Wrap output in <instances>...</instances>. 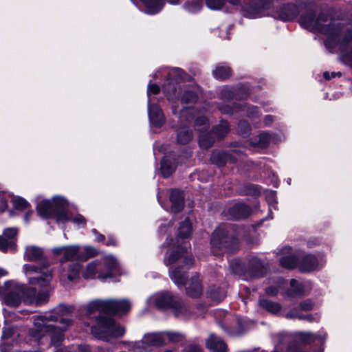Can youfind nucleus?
I'll list each match as a JSON object with an SVG mask.
<instances>
[{"label": "nucleus", "instance_id": "1", "mask_svg": "<svg viewBox=\"0 0 352 352\" xmlns=\"http://www.w3.org/2000/svg\"><path fill=\"white\" fill-rule=\"evenodd\" d=\"M51 287L36 292L34 288H27L13 280H8L0 285V297L9 306H17L21 298L26 304L41 305L50 297Z\"/></svg>", "mask_w": 352, "mask_h": 352}, {"label": "nucleus", "instance_id": "2", "mask_svg": "<svg viewBox=\"0 0 352 352\" xmlns=\"http://www.w3.org/2000/svg\"><path fill=\"white\" fill-rule=\"evenodd\" d=\"M300 24L302 28L314 32H320L327 36L325 45L327 47H334L336 45L340 29L336 26L334 21L329 17L321 15L317 19L312 14L301 16Z\"/></svg>", "mask_w": 352, "mask_h": 352}, {"label": "nucleus", "instance_id": "3", "mask_svg": "<svg viewBox=\"0 0 352 352\" xmlns=\"http://www.w3.org/2000/svg\"><path fill=\"white\" fill-rule=\"evenodd\" d=\"M56 320L57 318L51 314L37 316L34 320V329L31 331L32 336L36 339L48 336L54 345H58L63 339V331L71 324V320L66 318L62 319L60 321L61 326L57 328L51 324Z\"/></svg>", "mask_w": 352, "mask_h": 352}, {"label": "nucleus", "instance_id": "4", "mask_svg": "<svg viewBox=\"0 0 352 352\" xmlns=\"http://www.w3.org/2000/svg\"><path fill=\"white\" fill-rule=\"evenodd\" d=\"M67 201L60 196H54L52 199H37L36 210L38 214L43 218L54 217L58 223H64L67 217Z\"/></svg>", "mask_w": 352, "mask_h": 352}, {"label": "nucleus", "instance_id": "5", "mask_svg": "<svg viewBox=\"0 0 352 352\" xmlns=\"http://www.w3.org/2000/svg\"><path fill=\"white\" fill-rule=\"evenodd\" d=\"M119 269V264L112 256H106L101 261H94L89 263L82 271L83 278L93 279L98 278L104 280L112 276L113 273Z\"/></svg>", "mask_w": 352, "mask_h": 352}, {"label": "nucleus", "instance_id": "6", "mask_svg": "<svg viewBox=\"0 0 352 352\" xmlns=\"http://www.w3.org/2000/svg\"><path fill=\"white\" fill-rule=\"evenodd\" d=\"M176 262L184 263L185 265L180 270L179 267H175L169 271L170 277L178 286L186 283V270L193 265V259L190 255L184 252L178 250L172 252L170 255L165 258L164 263L166 266L170 265Z\"/></svg>", "mask_w": 352, "mask_h": 352}, {"label": "nucleus", "instance_id": "7", "mask_svg": "<svg viewBox=\"0 0 352 352\" xmlns=\"http://www.w3.org/2000/svg\"><path fill=\"white\" fill-rule=\"evenodd\" d=\"M91 333L98 339L109 341L122 337L125 333V328L111 318L100 317L97 324L91 327Z\"/></svg>", "mask_w": 352, "mask_h": 352}, {"label": "nucleus", "instance_id": "8", "mask_svg": "<svg viewBox=\"0 0 352 352\" xmlns=\"http://www.w3.org/2000/svg\"><path fill=\"white\" fill-rule=\"evenodd\" d=\"M23 270L30 285L41 288L50 287L53 271L48 266L25 264Z\"/></svg>", "mask_w": 352, "mask_h": 352}, {"label": "nucleus", "instance_id": "9", "mask_svg": "<svg viewBox=\"0 0 352 352\" xmlns=\"http://www.w3.org/2000/svg\"><path fill=\"white\" fill-rule=\"evenodd\" d=\"M147 303L159 309H172L176 316L184 314L187 310L186 305L181 301L173 298L168 292H160L151 296Z\"/></svg>", "mask_w": 352, "mask_h": 352}, {"label": "nucleus", "instance_id": "10", "mask_svg": "<svg viewBox=\"0 0 352 352\" xmlns=\"http://www.w3.org/2000/svg\"><path fill=\"white\" fill-rule=\"evenodd\" d=\"M145 6V12L154 14L160 12L164 6V0H141ZM170 4L184 2V8L189 12H197L203 7L202 0H168Z\"/></svg>", "mask_w": 352, "mask_h": 352}, {"label": "nucleus", "instance_id": "11", "mask_svg": "<svg viewBox=\"0 0 352 352\" xmlns=\"http://www.w3.org/2000/svg\"><path fill=\"white\" fill-rule=\"evenodd\" d=\"M270 0H249L241 6L243 15L250 19H256L265 16L264 12L270 8Z\"/></svg>", "mask_w": 352, "mask_h": 352}, {"label": "nucleus", "instance_id": "12", "mask_svg": "<svg viewBox=\"0 0 352 352\" xmlns=\"http://www.w3.org/2000/svg\"><path fill=\"white\" fill-rule=\"evenodd\" d=\"M164 344L163 332L147 333L142 340L135 343L134 352H150L152 346H158Z\"/></svg>", "mask_w": 352, "mask_h": 352}, {"label": "nucleus", "instance_id": "13", "mask_svg": "<svg viewBox=\"0 0 352 352\" xmlns=\"http://www.w3.org/2000/svg\"><path fill=\"white\" fill-rule=\"evenodd\" d=\"M56 256H62L60 262L63 263L75 258H78L80 247L78 245H69L54 248L52 250Z\"/></svg>", "mask_w": 352, "mask_h": 352}, {"label": "nucleus", "instance_id": "14", "mask_svg": "<svg viewBox=\"0 0 352 352\" xmlns=\"http://www.w3.org/2000/svg\"><path fill=\"white\" fill-rule=\"evenodd\" d=\"M17 234L16 228H7L2 236H0V250L3 252L15 250V236Z\"/></svg>", "mask_w": 352, "mask_h": 352}, {"label": "nucleus", "instance_id": "15", "mask_svg": "<svg viewBox=\"0 0 352 352\" xmlns=\"http://www.w3.org/2000/svg\"><path fill=\"white\" fill-rule=\"evenodd\" d=\"M107 313L118 315L127 314L131 308V302L129 300H107Z\"/></svg>", "mask_w": 352, "mask_h": 352}, {"label": "nucleus", "instance_id": "16", "mask_svg": "<svg viewBox=\"0 0 352 352\" xmlns=\"http://www.w3.org/2000/svg\"><path fill=\"white\" fill-rule=\"evenodd\" d=\"M148 114L152 126L160 127L165 122V118L162 110L157 105L151 104L148 100Z\"/></svg>", "mask_w": 352, "mask_h": 352}, {"label": "nucleus", "instance_id": "17", "mask_svg": "<svg viewBox=\"0 0 352 352\" xmlns=\"http://www.w3.org/2000/svg\"><path fill=\"white\" fill-rule=\"evenodd\" d=\"M284 252L287 255L283 256L280 259V263L281 266L287 269H292L296 266L299 267V258L300 257V254L292 250L290 248H285Z\"/></svg>", "mask_w": 352, "mask_h": 352}, {"label": "nucleus", "instance_id": "18", "mask_svg": "<svg viewBox=\"0 0 352 352\" xmlns=\"http://www.w3.org/2000/svg\"><path fill=\"white\" fill-rule=\"evenodd\" d=\"M322 259L318 260L315 256L307 255L302 258L299 263V269L302 272H310L322 265Z\"/></svg>", "mask_w": 352, "mask_h": 352}, {"label": "nucleus", "instance_id": "19", "mask_svg": "<svg viewBox=\"0 0 352 352\" xmlns=\"http://www.w3.org/2000/svg\"><path fill=\"white\" fill-rule=\"evenodd\" d=\"M170 201L171 203L170 212L174 214L180 212L184 208L182 192L178 190H172L170 195Z\"/></svg>", "mask_w": 352, "mask_h": 352}, {"label": "nucleus", "instance_id": "20", "mask_svg": "<svg viewBox=\"0 0 352 352\" xmlns=\"http://www.w3.org/2000/svg\"><path fill=\"white\" fill-rule=\"evenodd\" d=\"M206 347L212 352H226L227 346L224 342L214 334L210 335L206 342Z\"/></svg>", "mask_w": 352, "mask_h": 352}, {"label": "nucleus", "instance_id": "21", "mask_svg": "<svg viewBox=\"0 0 352 352\" xmlns=\"http://www.w3.org/2000/svg\"><path fill=\"white\" fill-rule=\"evenodd\" d=\"M291 288L288 292V296H301L309 292L310 287L305 283L297 281L294 279L290 280Z\"/></svg>", "mask_w": 352, "mask_h": 352}, {"label": "nucleus", "instance_id": "22", "mask_svg": "<svg viewBox=\"0 0 352 352\" xmlns=\"http://www.w3.org/2000/svg\"><path fill=\"white\" fill-rule=\"evenodd\" d=\"M86 311L88 315H91L96 313H107L108 304L107 300H95L89 302L86 306Z\"/></svg>", "mask_w": 352, "mask_h": 352}, {"label": "nucleus", "instance_id": "23", "mask_svg": "<svg viewBox=\"0 0 352 352\" xmlns=\"http://www.w3.org/2000/svg\"><path fill=\"white\" fill-rule=\"evenodd\" d=\"M43 252L41 248L30 245L27 246L24 253V257L30 261H36L43 258Z\"/></svg>", "mask_w": 352, "mask_h": 352}, {"label": "nucleus", "instance_id": "24", "mask_svg": "<svg viewBox=\"0 0 352 352\" xmlns=\"http://www.w3.org/2000/svg\"><path fill=\"white\" fill-rule=\"evenodd\" d=\"M186 292L187 294L191 297H197L201 295L202 287L198 277L195 276L192 278L186 287Z\"/></svg>", "mask_w": 352, "mask_h": 352}, {"label": "nucleus", "instance_id": "25", "mask_svg": "<svg viewBox=\"0 0 352 352\" xmlns=\"http://www.w3.org/2000/svg\"><path fill=\"white\" fill-rule=\"evenodd\" d=\"M258 303L260 307L272 314H276L281 309V306L279 303L270 301L265 298H261Z\"/></svg>", "mask_w": 352, "mask_h": 352}, {"label": "nucleus", "instance_id": "26", "mask_svg": "<svg viewBox=\"0 0 352 352\" xmlns=\"http://www.w3.org/2000/svg\"><path fill=\"white\" fill-rule=\"evenodd\" d=\"M274 16L283 21H289L294 18L295 14L289 6H285L276 11Z\"/></svg>", "mask_w": 352, "mask_h": 352}, {"label": "nucleus", "instance_id": "27", "mask_svg": "<svg viewBox=\"0 0 352 352\" xmlns=\"http://www.w3.org/2000/svg\"><path fill=\"white\" fill-rule=\"evenodd\" d=\"M56 352H93L90 350L89 347L86 345H82L78 346H72V348L69 350L67 349H60L57 350ZM94 352H109V350L101 348L96 347L94 349Z\"/></svg>", "mask_w": 352, "mask_h": 352}, {"label": "nucleus", "instance_id": "28", "mask_svg": "<svg viewBox=\"0 0 352 352\" xmlns=\"http://www.w3.org/2000/svg\"><path fill=\"white\" fill-rule=\"evenodd\" d=\"M192 138V132L186 126L181 127L177 131V142L180 144H187Z\"/></svg>", "mask_w": 352, "mask_h": 352}, {"label": "nucleus", "instance_id": "29", "mask_svg": "<svg viewBox=\"0 0 352 352\" xmlns=\"http://www.w3.org/2000/svg\"><path fill=\"white\" fill-rule=\"evenodd\" d=\"M175 169V164L165 157L161 162V171L164 177H168Z\"/></svg>", "mask_w": 352, "mask_h": 352}, {"label": "nucleus", "instance_id": "30", "mask_svg": "<svg viewBox=\"0 0 352 352\" xmlns=\"http://www.w3.org/2000/svg\"><path fill=\"white\" fill-rule=\"evenodd\" d=\"M97 254V250L93 247L86 246L83 248H80V252L79 253L78 259L87 260L89 258L96 256Z\"/></svg>", "mask_w": 352, "mask_h": 352}, {"label": "nucleus", "instance_id": "31", "mask_svg": "<svg viewBox=\"0 0 352 352\" xmlns=\"http://www.w3.org/2000/svg\"><path fill=\"white\" fill-rule=\"evenodd\" d=\"M214 76L217 79H225L230 76V69L228 67L222 65L218 66L213 72Z\"/></svg>", "mask_w": 352, "mask_h": 352}, {"label": "nucleus", "instance_id": "32", "mask_svg": "<svg viewBox=\"0 0 352 352\" xmlns=\"http://www.w3.org/2000/svg\"><path fill=\"white\" fill-rule=\"evenodd\" d=\"M191 230V224L188 219H186L179 228V235L182 238H186L190 234Z\"/></svg>", "mask_w": 352, "mask_h": 352}, {"label": "nucleus", "instance_id": "33", "mask_svg": "<svg viewBox=\"0 0 352 352\" xmlns=\"http://www.w3.org/2000/svg\"><path fill=\"white\" fill-rule=\"evenodd\" d=\"M80 265L78 263L71 265L67 273V278L69 280H74L79 277Z\"/></svg>", "mask_w": 352, "mask_h": 352}, {"label": "nucleus", "instance_id": "34", "mask_svg": "<svg viewBox=\"0 0 352 352\" xmlns=\"http://www.w3.org/2000/svg\"><path fill=\"white\" fill-rule=\"evenodd\" d=\"M10 201L13 203L15 208L19 210H23L28 208V203L23 198L20 197H14L13 195L10 196Z\"/></svg>", "mask_w": 352, "mask_h": 352}, {"label": "nucleus", "instance_id": "35", "mask_svg": "<svg viewBox=\"0 0 352 352\" xmlns=\"http://www.w3.org/2000/svg\"><path fill=\"white\" fill-rule=\"evenodd\" d=\"M271 136L267 133H262L259 135L258 141L252 142V144L260 148H265L270 142Z\"/></svg>", "mask_w": 352, "mask_h": 352}, {"label": "nucleus", "instance_id": "36", "mask_svg": "<svg viewBox=\"0 0 352 352\" xmlns=\"http://www.w3.org/2000/svg\"><path fill=\"white\" fill-rule=\"evenodd\" d=\"M163 89L168 100H173L177 96V89L170 82L165 85Z\"/></svg>", "mask_w": 352, "mask_h": 352}, {"label": "nucleus", "instance_id": "37", "mask_svg": "<svg viewBox=\"0 0 352 352\" xmlns=\"http://www.w3.org/2000/svg\"><path fill=\"white\" fill-rule=\"evenodd\" d=\"M197 98V95L194 91H186L182 95L181 100L182 103L191 104L194 103Z\"/></svg>", "mask_w": 352, "mask_h": 352}, {"label": "nucleus", "instance_id": "38", "mask_svg": "<svg viewBox=\"0 0 352 352\" xmlns=\"http://www.w3.org/2000/svg\"><path fill=\"white\" fill-rule=\"evenodd\" d=\"M350 46V41H344L340 43V49L342 54L346 60H351L352 62V50L350 52H347L348 48Z\"/></svg>", "mask_w": 352, "mask_h": 352}, {"label": "nucleus", "instance_id": "39", "mask_svg": "<svg viewBox=\"0 0 352 352\" xmlns=\"http://www.w3.org/2000/svg\"><path fill=\"white\" fill-rule=\"evenodd\" d=\"M298 339L303 342H310L316 340V339L322 340L320 337L311 333H300L298 334Z\"/></svg>", "mask_w": 352, "mask_h": 352}, {"label": "nucleus", "instance_id": "40", "mask_svg": "<svg viewBox=\"0 0 352 352\" xmlns=\"http://www.w3.org/2000/svg\"><path fill=\"white\" fill-rule=\"evenodd\" d=\"M199 145L204 148H208L210 147L214 140L206 134H201L199 140Z\"/></svg>", "mask_w": 352, "mask_h": 352}, {"label": "nucleus", "instance_id": "41", "mask_svg": "<svg viewBox=\"0 0 352 352\" xmlns=\"http://www.w3.org/2000/svg\"><path fill=\"white\" fill-rule=\"evenodd\" d=\"M225 0H206L207 7L210 10H219L224 5Z\"/></svg>", "mask_w": 352, "mask_h": 352}, {"label": "nucleus", "instance_id": "42", "mask_svg": "<svg viewBox=\"0 0 352 352\" xmlns=\"http://www.w3.org/2000/svg\"><path fill=\"white\" fill-rule=\"evenodd\" d=\"M229 131L228 124L226 122H222L215 129V133L219 138H223Z\"/></svg>", "mask_w": 352, "mask_h": 352}, {"label": "nucleus", "instance_id": "43", "mask_svg": "<svg viewBox=\"0 0 352 352\" xmlns=\"http://www.w3.org/2000/svg\"><path fill=\"white\" fill-rule=\"evenodd\" d=\"M195 126L197 130L204 131L208 129V120L205 117H199L196 120Z\"/></svg>", "mask_w": 352, "mask_h": 352}, {"label": "nucleus", "instance_id": "44", "mask_svg": "<svg viewBox=\"0 0 352 352\" xmlns=\"http://www.w3.org/2000/svg\"><path fill=\"white\" fill-rule=\"evenodd\" d=\"M164 336V344L166 340L177 342L182 338V335L173 332H163Z\"/></svg>", "mask_w": 352, "mask_h": 352}, {"label": "nucleus", "instance_id": "45", "mask_svg": "<svg viewBox=\"0 0 352 352\" xmlns=\"http://www.w3.org/2000/svg\"><path fill=\"white\" fill-rule=\"evenodd\" d=\"M235 209L237 210H241V213L239 214V217H246L250 213V208L245 204H238L235 206Z\"/></svg>", "mask_w": 352, "mask_h": 352}, {"label": "nucleus", "instance_id": "46", "mask_svg": "<svg viewBox=\"0 0 352 352\" xmlns=\"http://www.w3.org/2000/svg\"><path fill=\"white\" fill-rule=\"evenodd\" d=\"M67 217L69 219L67 221H72L79 227H84V226L85 225V219L80 214H78L76 217L71 219L69 217L68 215Z\"/></svg>", "mask_w": 352, "mask_h": 352}, {"label": "nucleus", "instance_id": "47", "mask_svg": "<svg viewBox=\"0 0 352 352\" xmlns=\"http://www.w3.org/2000/svg\"><path fill=\"white\" fill-rule=\"evenodd\" d=\"M285 284V280H280L278 287H269L266 289V293L271 296H274L278 294L279 289L283 287V285Z\"/></svg>", "mask_w": 352, "mask_h": 352}, {"label": "nucleus", "instance_id": "48", "mask_svg": "<svg viewBox=\"0 0 352 352\" xmlns=\"http://www.w3.org/2000/svg\"><path fill=\"white\" fill-rule=\"evenodd\" d=\"M287 318H299V319H305L308 321H312V316L311 315H307L306 316L299 315L294 312H289L287 314Z\"/></svg>", "mask_w": 352, "mask_h": 352}, {"label": "nucleus", "instance_id": "49", "mask_svg": "<svg viewBox=\"0 0 352 352\" xmlns=\"http://www.w3.org/2000/svg\"><path fill=\"white\" fill-rule=\"evenodd\" d=\"M11 195H4V196L0 200V212L4 211L8 207V201L10 199Z\"/></svg>", "mask_w": 352, "mask_h": 352}, {"label": "nucleus", "instance_id": "50", "mask_svg": "<svg viewBox=\"0 0 352 352\" xmlns=\"http://www.w3.org/2000/svg\"><path fill=\"white\" fill-rule=\"evenodd\" d=\"M160 87L159 86H157V85L155 84H151V83H149L148 86V100L150 99V95L151 94H157L159 92H160Z\"/></svg>", "mask_w": 352, "mask_h": 352}, {"label": "nucleus", "instance_id": "51", "mask_svg": "<svg viewBox=\"0 0 352 352\" xmlns=\"http://www.w3.org/2000/svg\"><path fill=\"white\" fill-rule=\"evenodd\" d=\"M239 130L241 134H246L250 130L249 124L245 121H241L239 123Z\"/></svg>", "mask_w": 352, "mask_h": 352}, {"label": "nucleus", "instance_id": "52", "mask_svg": "<svg viewBox=\"0 0 352 352\" xmlns=\"http://www.w3.org/2000/svg\"><path fill=\"white\" fill-rule=\"evenodd\" d=\"M300 307L303 311H309L313 309L314 303L310 300H307L300 303Z\"/></svg>", "mask_w": 352, "mask_h": 352}, {"label": "nucleus", "instance_id": "53", "mask_svg": "<svg viewBox=\"0 0 352 352\" xmlns=\"http://www.w3.org/2000/svg\"><path fill=\"white\" fill-rule=\"evenodd\" d=\"M184 352H203V350L199 345L190 344L184 349Z\"/></svg>", "mask_w": 352, "mask_h": 352}, {"label": "nucleus", "instance_id": "54", "mask_svg": "<svg viewBox=\"0 0 352 352\" xmlns=\"http://www.w3.org/2000/svg\"><path fill=\"white\" fill-rule=\"evenodd\" d=\"M182 71L178 69H175L168 72V80L175 79L176 76L181 77Z\"/></svg>", "mask_w": 352, "mask_h": 352}, {"label": "nucleus", "instance_id": "55", "mask_svg": "<svg viewBox=\"0 0 352 352\" xmlns=\"http://www.w3.org/2000/svg\"><path fill=\"white\" fill-rule=\"evenodd\" d=\"M340 73H336V72L329 73L328 72H325L323 74L324 78L327 80H329L332 78H335L336 76H340Z\"/></svg>", "mask_w": 352, "mask_h": 352}, {"label": "nucleus", "instance_id": "56", "mask_svg": "<svg viewBox=\"0 0 352 352\" xmlns=\"http://www.w3.org/2000/svg\"><path fill=\"white\" fill-rule=\"evenodd\" d=\"M245 108L247 109V113L248 116H254V115L257 114V113H258L257 108H256L254 107H245Z\"/></svg>", "mask_w": 352, "mask_h": 352}, {"label": "nucleus", "instance_id": "57", "mask_svg": "<svg viewBox=\"0 0 352 352\" xmlns=\"http://www.w3.org/2000/svg\"><path fill=\"white\" fill-rule=\"evenodd\" d=\"M12 335V330L10 329H6L3 331L2 338H10Z\"/></svg>", "mask_w": 352, "mask_h": 352}, {"label": "nucleus", "instance_id": "58", "mask_svg": "<svg viewBox=\"0 0 352 352\" xmlns=\"http://www.w3.org/2000/svg\"><path fill=\"white\" fill-rule=\"evenodd\" d=\"M216 157L217 155L214 153L212 156V160L213 161V162L216 163L219 166L223 165L225 163V161L223 160H220L219 161H217L216 160Z\"/></svg>", "mask_w": 352, "mask_h": 352}, {"label": "nucleus", "instance_id": "59", "mask_svg": "<svg viewBox=\"0 0 352 352\" xmlns=\"http://www.w3.org/2000/svg\"><path fill=\"white\" fill-rule=\"evenodd\" d=\"M94 233L96 234V240L98 242L102 241L104 239V236L96 232V230H93Z\"/></svg>", "mask_w": 352, "mask_h": 352}, {"label": "nucleus", "instance_id": "60", "mask_svg": "<svg viewBox=\"0 0 352 352\" xmlns=\"http://www.w3.org/2000/svg\"><path fill=\"white\" fill-rule=\"evenodd\" d=\"M232 5H239L241 0H227Z\"/></svg>", "mask_w": 352, "mask_h": 352}, {"label": "nucleus", "instance_id": "61", "mask_svg": "<svg viewBox=\"0 0 352 352\" xmlns=\"http://www.w3.org/2000/svg\"><path fill=\"white\" fill-rule=\"evenodd\" d=\"M8 274V272L2 268H0V276H4Z\"/></svg>", "mask_w": 352, "mask_h": 352}, {"label": "nucleus", "instance_id": "62", "mask_svg": "<svg viewBox=\"0 0 352 352\" xmlns=\"http://www.w3.org/2000/svg\"><path fill=\"white\" fill-rule=\"evenodd\" d=\"M272 121V116H266V117H265L266 123H270Z\"/></svg>", "mask_w": 352, "mask_h": 352}, {"label": "nucleus", "instance_id": "63", "mask_svg": "<svg viewBox=\"0 0 352 352\" xmlns=\"http://www.w3.org/2000/svg\"><path fill=\"white\" fill-rule=\"evenodd\" d=\"M186 111H187V110L182 109V116H181V118H182V117H184V115H185V113H186Z\"/></svg>", "mask_w": 352, "mask_h": 352}, {"label": "nucleus", "instance_id": "64", "mask_svg": "<svg viewBox=\"0 0 352 352\" xmlns=\"http://www.w3.org/2000/svg\"><path fill=\"white\" fill-rule=\"evenodd\" d=\"M107 245H111H111H114V244H115V243H114L113 241H111H111H109V242H107Z\"/></svg>", "mask_w": 352, "mask_h": 352}]
</instances>
